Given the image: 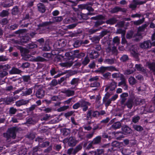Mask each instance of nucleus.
Masks as SVG:
<instances>
[{
  "instance_id": "nucleus-1",
  "label": "nucleus",
  "mask_w": 155,
  "mask_h": 155,
  "mask_svg": "<svg viewBox=\"0 0 155 155\" xmlns=\"http://www.w3.org/2000/svg\"><path fill=\"white\" fill-rule=\"evenodd\" d=\"M18 130L17 128L15 127L9 128L6 132L3 133V136L4 138H5L7 142H10L12 139H14L16 138V132Z\"/></svg>"
},
{
  "instance_id": "nucleus-2",
  "label": "nucleus",
  "mask_w": 155,
  "mask_h": 155,
  "mask_svg": "<svg viewBox=\"0 0 155 155\" xmlns=\"http://www.w3.org/2000/svg\"><path fill=\"white\" fill-rule=\"evenodd\" d=\"M112 94V92H107L105 94L103 98V102L105 104V106L106 107H107L109 106L110 104L111 103V101H114L118 97V95L117 94H115L111 98L109 99L110 96Z\"/></svg>"
},
{
  "instance_id": "nucleus-3",
  "label": "nucleus",
  "mask_w": 155,
  "mask_h": 155,
  "mask_svg": "<svg viewBox=\"0 0 155 155\" xmlns=\"http://www.w3.org/2000/svg\"><path fill=\"white\" fill-rule=\"evenodd\" d=\"M102 44L104 45L105 46H108L105 48V50L107 53H111L112 54L117 55L118 54V50L117 49V47L111 44L110 41H107L105 42H102Z\"/></svg>"
},
{
  "instance_id": "nucleus-4",
  "label": "nucleus",
  "mask_w": 155,
  "mask_h": 155,
  "mask_svg": "<svg viewBox=\"0 0 155 155\" xmlns=\"http://www.w3.org/2000/svg\"><path fill=\"white\" fill-rule=\"evenodd\" d=\"M34 88L36 89L35 95L36 97L39 99L43 98L45 95V91L43 87V86L36 84Z\"/></svg>"
},
{
  "instance_id": "nucleus-5",
  "label": "nucleus",
  "mask_w": 155,
  "mask_h": 155,
  "mask_svg": "<svg viewBox=\"0 0 155 155\" xmlns=\"http://www.w3.org/2000/svg\"><path fill=\"white\" fill-rule=\"evenodd\" d=\"M53 23L51 21L43 22L40 23L38 25L37 30H38L40 33H45L47 30L49 29L48 26Z\"/></svg>"
},
{
  "instance_id": "nucleus-6",
  "label": "nucleus",
  "mask_w": 155,
  "mask_h": 155,
  "mask_svg": "<svg viewBox=\"0 0 155 155\" xmlns=\"http://www.w3.org/2000/svg\"><path fill=\"white\" fill-rule=\"evenodd\" d=\"M65 55L67 57V58H65L66 60V62L64 63H61L60 64V65L62 67H70L73 65L74 63L73 61V59L69 58L70 54L69 52H66L65 54Z\"/></svg>"
},
{
  "instance_id": "nucleus-7",
  "label": "nucleus",
  "mask_w": 155,
  "mask_h": 155,
  "mask_svg": "<svg viewBox=\"0 0 155 155\" xmlns=\"http://www.w3.org/2000/svg\"><path fill=\"white\" fill-rule=\"evenodd\" d=\"M111 82L106 86L105 90L107 92H112L113 94L114 92L115 91V89L117 87V83L113 79H111Z\"/></svg>"
},
{
  "instance_id": "nucleus-8",
  "label": "nucleus",
  "mask_w": 155,
  "mask_h": 155,
  "mask_svg": "<svg viewBox=\"0 0 155 155\" xmlns=\"http://www.w3.org/2000/svg\"><path fill=\"white\" fill-rule=\"evenodd\" d=\"M147 2L146 0L141 1L140 0H133V2L129 5V7L132 10H135L137 5H142L145 4Z\"/></svg>"
},
{
  "instance_id": "nucleus-9",
  "label": "nucleus",
  "mask_w": 155,
  "mask_h": 155,
  "mask_svg": "<svg viewBox=\"0 0 155 155\" xmlns=\"http://www.w3.org/2000/svg\"><path fill=\"white\" fill-rule=\"evenodd\" d=\"M121 130L122 133L125 135H129L133 132L131 128L126 125H123L122 127Z\"/></svg>"
},
{
  "instance_id": "nucleus-10",
  "label": "nucleus",
  "mask_w": 155,
  "mask_h": 155,
  "mask_svg": "<svg viewBox=\"0 0 155 155\" xmlns=\"http://www.w3.org/2000/svg\"><path fill=\"white\" fill-rule=\"evenodd\" d=\"M140 46L143 49H147L151 47L152 43L150 41L147 40L140 43Z\"/></svg>"
},
{
  "instance_id": "nucleus-11",
  "label": "nucleus",
  "mask_w": 155,
  "mask_h": 155,
  "mask_svg": "<svg viewBox=\"0 0 155 155\" xmlns=\"http://www.w3.org/2000/svg\"><path fill=\"white\" fill-rule=\"evenodd\" d=\"M80 80L78 78H74L71 81L70 83L73 86L71 87V89H76V88L80 83Z\"/></svg>"
},
{
  "instance_id": "nucleus-12",
  "label": "nucleus",
  "mask_w": 155,
  "mask_h": 155,
  "mask_svg": "<svg viewBox=\"0 0 155 155\" xmlns=\"http://www.w3.org/2000/svg\"><path fill=\"white\" fill-rule=\"evenodd\" d=\"M79 101L81 104V107H83L82 110L84 111H86L88 109V106L91 105L90 103L83 100H81Z\"/></svg>"
},
{
  "instance_id": "nucleus-13",
  "label": "nucleus",
  "mask_w": 155,
  "mask_h": 155,
  "mask_svg": "<svg viewBox=\"0 0 155 155\" xmlns=\"http://www.w3.org/2000/svg\"><path fill=\"white\" fill-rule=\"evenodd\" d=\"M53 146L51 145L47 148L45 149L43 151L44 153L48 154L50 153L51 155H54L57 154V153L55 151L53 150Z\"/></svg>"
},
{
  "instance_id": "nucleus-14",
  "label": "nucleus",
  "mask_w": 155,
  "mask_h": 155,
  "mask_svg": "<svg viewBox=\"0 0 155 155\" xmlns=\"http://www.w3.org/2000/svg\"><path fill=\"white\" fill-rule=\"evenodd\" d=\"M78 141L75 138L72 137H70L68 141V144L70 147H74L77 143Z\"/></svg>"
},
{
  "instance_id": "nucleus-15",
  "label": "nucleus",
  "mask_w": 155,
  "mask_h": 155,
  "mask_svg": "<svg viewBox=\"0 0 155 155\" xmlns=\"http://www.w3.org/2000/svg\"><path fill=\"white\" fill-rule=\"evenodd\" d=\"M109 144H107L104 145L102 146V147L104 148H108L107 149V152L109 155H108L107 153H105L103 155H117L116 154L114 153V152L115 151L114 150L113 147H111L110 148H109Z\"/></svg>"
},
{
  "instance_id": "nucleus-16",
  "label": "nucleus",
  "mask_w": 155,
  "mask_h": 155,
  "mask_svg": "<svg viewBox=\"0 0 155 155\" xmlns=\"http://www.w3.org/2000/svg\"><path fill=\"white\" fill-rule=\"evenodd\" d=\"M146 65L150 69L151 72L155 75V62H147Z\"/></svg>"
},
{
  "instance_id": "nucleus-17",
  "label": "nucleus",
  "mask_w": 155,
  "mask_h": 155,
  "mask_svg": "<svg viewBox=\"0 0 155 155\" xmlns=\"http://www.w3.org/2000/svg\"><path fill=\"white\" fill-rule=\"evenodd\" d=\"M13 2L12 0H5L1 3V6L4 8H8L12 6Z\"/></svg>"
},
{
  "instance_id": "nucleus-18",
  "label": "nucleus",
  "mask_w": 155,
  "mask_h": 155,
  "mask_svg": "<svg viewBox=\"0 0 155 155\" xmlns=\"http://www.w3.org/2000/svg\"><path fill=\"white\" fill-rule=\"evenodd\" d=\"M134 98L133 97H129L126 103H124V105L127 106L128 108L130 109H131L134 103Z\"/></svg>"
},
{
  "instance_id": "nucleus-19",
  "label": "nucleus",
  "mask_w": 155,
  "mask_h": 155,
  "mask_svg": "<svg viewBox=\"0 0 155 155\" xmlns=\"http://www.w3.org/2000/svg\"><path fill=\"white\" fill-rule=\"evenodd\" d=\"M72 90L71 89V88L70 89L68 88L67 90H64L62 91V92L67 97H69L73 96L74 94L75 91Z\"/></svg>"
},
{
  "instance_id": "nucleus-20",
  "label": "nucleus",
  "mask_w": 155,
  "mask_h": 155,
  "mask_svg": "<svg viewBox=\"0 0 155 155\" xmlns=\"http://www.w3.org/2000/svg\"><path fill=\"white\" fill-rule=\"evenodd\" d=\"M129 96L127 93H123L120 95V104L121 105H124L127 100V97Z\"/></svg>"
},
{
  "instance_id": "nucleus-21",
  "label": "nucleus",
  "mask_w": 155,
  "mask_h": 155,
  "mask_svg": "<svg viewBox=\"0 0 155 155\" xmlns=\"http://www.w3.org/2000/svg\"><path fill=\"white\" fill-rule=\"evenodd\" d=\"M29 102V100H20L15 102V105L17 107H20L22 105H25Z\"/></svg>"
},
{
  "instance_id": "nucleus-22",
  "label": "nucleus",
  "mask_w": 155,
  "mask_h": 155,
  "mask_svg": "<svg viewBox=\"0 0 155 155\" xmlns=\"http://www.w3.org/2000/svg\"><path fill=\"white\" fill-rule=\"evenodd\" d=\"M33 89L32 88H26L25 91L22 92L21 95L22 96H26L32 94Z\"/></svg>"
},
{
  "instance_id": "nucleus-23",
  "label": "nucleus",
  "mask_w": 155,
  "mask_h": 155,
  "mask_svg": "<svg viewBox=\"0 0 155 155\" xmlns=\"http://www.w3.org/2000/svg\"><path fill=\"white\" fill-rule=\"evenodd\" d=\"M73 132L74 133V134H75L78 133V137L80 138L81 139H82L83 133L82 129L80 128L79 129H74L73 130Z\"/></svg>"
},
{
  "instance_id": "nucleus-24",
  "label": "nucleus",
  "mask_w": 155,
  "mask_h": 155,
  "mask_svg": "<svg viewBox=\"0 0 155 155\" xmlns=\"http://www.w3.org/2000/svg\"><path fill=\"white\" fill-rule=\"evenodd\" d=\"M18 49L20 51V52L21 54V55L22 56L28 54L29 52V51L28 49L24 48L21 46H19L18 47Z\"/></svg>"
},
{
  "instance_id": "nucleus-25",
  "label": "nucleus",
  "mask_w": 155,
  "mask_h": 155,
  "mask_svg": "<svg viewBox=\"0 0 155 155\" xmlns=\"http://www.w3.org/2000/svg\"><path fill=\"white\" fill-rule=\"evenodd\" d=\"M99 55V54L97 51L93 50L89 54V56L91 59H93L97 58Z\"/></svg>"
},
{
  "instance_id": "nucleus-26",
  "label": "nucleus",
  "mask_w": 155,
  "mask_h": 155,
  "mask_svg": "<svg viewBox=\"0 0 155 155\" xmlns=\"http://www.w3.org/2000/svg\"><path fill=\"white\" fill-rule=\"evenodd\" d=\"M22 71L17 68L13 67L12 69L9 71V73L10 74H19L22 72Z\"/></svg>"
},
{
  "instance_id": "nucleus-27",
  "label": "nucleus",
  "mask_w": 155,
  "mask_h": 155,
  "mask_svg": "<svg viewBox=\"0 0 155 155\" xmlns=\"http://www.w3.org/2000/svg\"><path fill=\"white\" fill-rule=\"evenodd\" d=\"M104 152V150L103 149H97L95 151H91L90 153L94 155H101Z\"/></svg>"
},
{
  "instance_id": "nucleus-28",
  "label": "nucleus",
  "mask_w": 155,
  "mask_h": 155,
  "mask_svg": "<svg viewBox=\"0 0 155 155\" xmlns=\"http://www.w3.org/2000/svg\"><path fill=\"white\" fill-rule=\"evenodd\" d=\"M116 61V59L114 58L110 59L108 58L105 59L104 61V62L105 64L111 65L114 64L115 62Z\"/></svg>"
},
{
  "instance_id": "nucleus-29",
  "label": "nucleus",
  "mask_w": 155,
  "mask_h": 155,
  "mask_svg": "<svg viewBox=\"0 0 155 155\" xmlns=\"http://www.w3.org/2000/svg\"><path fill=\"white\" fill-rule=\"evenodd\" d=\"M38 10L41 13H44L45 11V8L44 4L42 3H39L37 5Z\"/></svg>"
},
{
  "instance_id": "nucleus-30",
  "label": "nucleus",
  "mask_w": 155,
  "mask_h": 155,
  "mask_svg": "<svg viewBox=\"0 0 155 155\" xmlns=\"http://www.w3.org/2000/svg\"><path fill=\"white\" fill-rule=\"evenodd\" d=\"M107 70V67L102 66L99 68L97 70L95 71L96 73H99L101 74H104V72Z\"/></svg>"
},
{
  "instance_id": "nucleus-31",
  "label": "nucleus",
  "mask_w": 155,
  "mask_h": 155,
  "mask_svg": "<svg viewBox=\"0 0 155 155\" xmlns=\"http://www.w3.org/2000/svg\"><path fill=\"white\" fill-rule=\"evenodd\" d=\"M135 67L137 70L139 71H141L144 73L146 72V71L144 69L142 65L140 64H136L135 65Z\"/></svg>"
},
{
  "instance_id": "nucleus-32",
  "label": "nucleus",
  "mask_w": 155,
  "mask_h": 155,
  "mask_svg": "<svg viewBox=\"0 0 155 155\" xmlns=\"http://www.w3.org/2000/svg\"><path fill=\"white\" fill-rule=\"evenodd\" d=\"M117 21V20L116 18L113 17L107 20L106 23L107 24L112 25L116 23Z\"/></svg>"
},
{
  "instance_id": "nucleus-33",
  "label": "nucleus",
  "mask_w": 155,
  "mask_h": 155,
  "mask_svg": "<svg viewBox=\"0 0 155 155\" xmlns=\"http://www.w3.org/2000/svg\"><path fill=\"white\" fill-rule=\"evenodd\" d=\"M112 77L114 79H118L121 78L124 75L120 72L118 73H114L112 74L111 75Z\"/></svg>"
},
{
  "instance_id": "nucleus-34",
  "label": "nucleus",
  "mask_w": 155,
  "mask_h": 155,
  "mask_svg": "<svg viewBox=\"0 0 155 155\" xmlns=\"http://www.w3.org/2000/svg\"><path fill=\"white\" fill-rule=\"evenodd\" d=\"M74 56L75 57L78 58H81L84 57L85 55V54L83 52H79L78 50H76L74 51Z\"/></svg>"
},
{
  "instance_id": "nucleus-35",
  "label": "nucleus",
  "mask_w": 155,
  "mask_h": 155,
  "mask_svg": "<svg viewBox=\"0 0 155 155\" xmlns=\"http://www.w3.org/2000/svg\"><path fill=\"white\" fill-rule=\"evenodd\" d=\"M15 100V97H10L6 98L5 101V102L6 104L8 105L10 104L12 102Z\"/></svg>"
},
{
  "instance_id": "nucleus-36",
  "label": "nucleus",
  "mask_w": 155,
  "mask_h": 155,
  "mask_svg": "<svg viewBox=\"0 0 155 155\" xmlns=\"http://www.w3.org/2000/svg\"><path fill=\"white\" fill-rule=\"evenodd\" d=\"M31 40V38L28 36H23L20 40L21 42L23 43H26Z\"/></svg>"
},
{
  "instance_id": "nucleus-37",
  "label": "nucleus",
  "mask_w": 155,
  "mask_h": 155,
  "mask_svg": "<svg viewBox=\"0 0 155 155\" xmlns=\"http://www.w3.org/2000/svg\"><path fill=\"white\" fill-rule=\"evenodd\" d=\"M20 12L18 7L17 6H15L12 9V14L13 15H16Z\"/></svg>"
},
{
  "instance_id": "nucleus-38",
  "label": "nucleus",
  "mask_w": 155,
  "mask_h": 155,
  "mask_svg": "<svg viewBox=\"0 0 155 155\" xmlns=\"http://www.w3.org/2000/svg\"><path fill=\"white\" fill-rule=\"evenodd\" d=\"M130 52L132 56L136 59V60L138 61L139 59L138 53L133 49L130 50Z\"/></svg>"
},
{
  "instance_id": "nucleus-39",
  "label": "nucleus",
  "mask_w": 155,
  "mask_h": 155,
  "mask_svg": "<svg viewBox=\"0 0 155 155\" xmlns=\"http://www.w3.org/2000/svg\"><path fill=\"white\" fill-rule=\"evenodd\" d=\"M121 126V123L120 122L117 121L114 123L112 125V128L115 129L120 128Z\"/></svg>"
},
{
  "instance_id": "nucleus-40",
  "label": "nucleus",
  "mask_w": 155,
  "mask_h": 155,
  "mask_svg": "<svg viewBox=\"0 0 155 155\" xmlns=\"http://www.w3.org/2000/svg\"><path fill=\"white\" fill-rule=\"evenodd\" d=\"M128 81L130 84L134 85L137 83V81L132 76L130 77L128 79Z\"/></svg>"
},
{
  "instance_id": "nucleus-41",
  "label": "nucleus",
  "mask_w": 155,
  "mask_h": 155,
  "mask_svg": "<svg viewBox=\"0 0 155 155\" xmlns=\"http://www.w3.org/2000/svg\"><path fill=\"white\" fill-rule=\"evenodd\" d=\"M145 20V18H143L141 19H139L137 21H133V24L134 25L138 26L142 24Z\"/></svg>"
},
{
  "instance_id": "nucleus-42",
  "label": "nucleus",
  "mask_w": 155,
  "mask_h": 155,
  "mask_svg": "<svg viewBox=\"0 0 155 155\" xmlns=\"http://www.w3.org/2000/svg\"><path fill=\"white\" fill-rule=\"evenodd\" d=\"M17 111V110L16 108L13 107H11L9 108L8 114L10 115H12L15 114Z\"/></svg>"
},
{
  "instance_id": "nucleus-43",
  "label": "nucleus",
  "mask_w": 155,
  "mask_h": 155,
  "mask_svg": "<svg viewBox=\"0 0 155 155\" xmlns=\"http://www.w3.org/2000/svg\"><path fill=\"white\" fill-rule=\"evenodd\" d=\"M147 109L148 112H152L155 110V107L154 105H153L151 104H150L147 105Z\"/></svg>"
},
{
  "instance_id": "nucleus-44",
  "label": "nucleus",
  "mask_w": 155,
  "mask_h": 155,
  "mask_svg": "<svg viewBox=\"0 0 155 155\" xmlns=\"http://www.w3.org/2000/svg\"><path fill=\"white\" fill-rule=\"evenodd\" d=\"M134 101L136 105L143 104L145 103V101L144 99L139 98H136L135 100Z\"/></svg>"
},
{
  "instance_id": "nucleus-45",
  "label": "nucleus",
  "mask_w": 155,
  "mask_h": 155,
  "mask_svg": "<svg viewBox=\"0 0 155 155\" xmlns=\"http://www.w3.org/2000/svg\"><path fill=\"white\" fill-rule=\"evenodd\" d=\"M101 137L99 136L96 137L93 140L92 143L94 145L100 143L101 141Z\"/></svg>"
},
{
  "instance_id": "nucleus-46",
  "label": "nucleus",
  "mask_w": 155,
  "mask_h": 155,
  "mask_svg": "<svg viewBox=\"0 0 155 155\" xmlns=\"http://www.w3.org/2000/svg\"><path fill=\"white\" fill-rule=\"evenodd\" d=\"M112 146L113 147H116L117 148H120L121 147L120 143L117 141L113 142L112 143Z\"/></svg>"
},
{
  "instance_id": "nucleus-47",
  "label": "nucleus",
  "mask_w": 155,
  "mask_h": 155,
  "mask_svg": "<svg viewBox=\"0 0 155 155\" xmlns=\"http://www.w3.org/2000/svg\"><path fill=\"white\" fill-rule=\"evenodd\" d=\"M99 36H96L91 38L90 39L94 43H98L100 39Z\"/></svg>"
},
{
  "instance_id": "nucleus-48",
  "label": "nucleus",
  "mask_w": 155,
  "mask_h": 155,
  "mask_svg": "<svg viewBox=\"0 0 155 155\" xmlns=\"http://www.w3.org/2000/svg\"><path fill=\"white\" fill-rule=\"evenodd\" d=\"M92 110H88L86 114V118L87 120H89L92 118Z\"/></svg>"
},
{
  "instance_id": "nucleus-49",
  "label": "nucleus",
  "mask_w": 155,
  "mask_h": 155,
  "mask_svg": "<svg viewBox=\"0 0 155 155\" xmlns=\"http://www.w3.org/2000/svg\"><path fill=\"white\" fill-rule=\"evenodd\" d=\"M92 110H88L86 114V118L87 120H89L92 118Z\"/></svg>"
},
{
  "instance_id": "nucleus-50",
  "label": "nucleus",
  "mask_w": 155,
  "mask_h": 155,
  "mask_svg": "<svg viewBox=\"0 0 155 155\" xmlns=\"http://www.w3.org/2000/svg\"><path fill=\"white\" fill-rule=\"evenodd\" d=\"M83 144L80 143L77 145L74 148V150L75 154L81 150L82 148Z\"/></svg>"
},
{
  "instance_id": "nucleus-51",
  "label": "nucleus",
  "mask_w": 155,
  "mask_h": 155,
  "mask_svg": "<svg viewBox=\"0 0 155 155\" xmlns=\"http://www.w3.org/2000/svg\"><path fill=\"white\" fill-rule=\"evenodd\" d=\"M121 81L118 83V85L119 86H120L122 85L123 86L126 83V79L124 76L121 78L120 79Z\"/></svg>"
},
{
  "instance_id": "nucleus-52",
  "label": "nucleus",
  "mask_w": 155,
  "mask_h": 155,
  "mask_svg": "<svg viewBox=\"0 0 155 155\" xmlns=\"http://www.w3.org/2000/svg\"><path fill=\"white\" fill-rule=\"evenodd\" d=\"M100 83L97 81H95L91 83L90 84V87H98L100 86Z\"/></svg>"
},
{
  "instance_id": "nucleus-53",
  "label": "nucleus",
  "mask_w": 155,
  "mask_h": 155,
  "mask_svg": "<svg viewBox=\"0 0 155 155\" xmlns=\"http://www.w3.org/2000/svg\"><path fill=\"white\" fill-rule=\"evenodd\" d=\"M148 24H144L142 25L141 26L139 27L138 29V31L143 32L144 31L146 28L148 26Z\"/></svg>"
},
{
  "instance_id": "nucleus-54",
  "label": "nucleus",
  "mask_w": 155,
  "mask_h": 155,
  "mask_svg": "<svg viewBox=\"0 0 155 155\" xmlns=\"http://www.w3.org/2000/svg\"><path fill=\"white\" fill-rule=\"evenodd\" d=\"M133 128L135 130L138 131H142L143 129V127L140 126L134 125L133 126Z\"/></svg>"
},
{
  "instance_id": "nucleus-55",
  "label": "nucleus",
  "mask_w": 155,
  "mask_h": 155,
  "mask_svg": "<svg viewBox=\"0 0 155 155\" xmlns=\"http://www.w3.org/2000/svg\"><path fill=\"white\" fill-rule=\"evenodd\" d=\"M9 15L8 11L6 10H3L0 13V16L2 17H4L7 16Z\"/></svg>"
},
{
  "instance_id": "nucleus-56",
  "label": "nucleus",
  "mask_w": 155,
  "mask_h": 155,
  "mask_svg": "<svg viewBox=\"0 0 155 155\" xmlns=\"http://www.w3.org/2000/svg\"><path fill=\"white\" fill-rule=\"evenodd\" d=\"M30 66V64L28 62H25L22 63L20 68H21L23 69L29 68Z\"/></svg>"
},
{
  "instance_id": "nucleus-57",
  "label": "nucleus",
  "mask_w": 155,
  "mask_h": 155,
  "mask_svg": "<svg viewBox=\"0 0 155 155\" xmlns=\"http://www.w3.org/2000/svg\"><path fill=\"white\" fill-rule=\"evenodd\" d=\"M30 13L31 14L30 15H29V13H27L26 14L25 16H24L22 21H24L25 20L29 19L30 16H31L32 15H33V10L31 11Z\"/></svg>"
},
{
  "instance_id": "nucleus-58",
  "label": "nucleus",
  "mask_w": 155,
  "mask_h": 155,
  "mask_svg": "<svg viewBox=\"0 0 155 155\" xmlns=\"http://www.w3.org/2000/svg\"><path fill=\"white\" fill-rule=\"evenodd\" d=\"M51 48L49 45L45 42L44 46L42 47V50L45 51H48L50 50Z\"/></svg>"
},
{
  "instance_id": "nucleus-59",
  "label": "nucleus",
  "mask_w": 155,
  "mask_h": 155,
  "mask_svg": "<svg viewBox=\"0 0 155 155\" xmlns=\"http://www.w3.org/2000/svg\"><path fill=\"white\" fill-rule=\"evenodd\" d=\"M35 2V0H31L27 2V7L28 8H30L31 7H32L34 5V3Z\"/></svg>"
},
{
  "instance_id": "nucleus-60",
  "label": "nucleus",
  "mask_w": 155,
  "mask_h": 155,
  "mask_svg": "<svg viewBox=\"0 0 155 155\" xmlns=\"http://www.w3.org/2000/svg\"><path fill=\"white\" fill-rule=\"evenodd\" d=\"M120 8L119 7H115L112 8L110 11V12L111 13H114L120 12Z\"/></svg>"
},
{
  "instance_id": "nucleus-61",
  "label": "nucleus",
  "mask_w": 155,
  "mask_h": 155,
  "mask_svg": "<svg viewBox=\"0 0 155 155\" xmlns=\"http://www.w3.org/2000/svg\"><path fill=\"white\" fill-rule=\"evenodd\" d=\"M136 71L135 69H128L124 71V74L125 75H129L133 74Z\"/></svg>"
},
{
  "instance_id": "nucleus-62",
  "label": "nucleus",
  "mask_w": 155,
  "mask_h": 155,
  "mask_svg": "<svg viewBox=\"0 0 155 155\" xmlns=\"http://www.w3.org/2000/svg\"><path fill=\"white\" fill-rule=\"evenodd\" d=\"M107 71L111 72L114 71H118L119 70L117 68H116L114 66H110L107 67Z\"/></svg>"
},
{
  "instance_id": "nucleus-63",
  "label": "nucleus",
  "mask_w": 155,
  "mask_h": 155,
  "mask_svg": "<svg viewBox=\"0 0 155 155\" xmlns=\"http://www.w3.org/2000/svg\"><path fill=\"white\" fill-rule=\"evenodd\" d=\"M36 122L35 120L33 119V118L30 117L27 120L26 123L29 124H34Z\"/></svg>"
},
{
  "instance_id": "nucleus-64",
  "label": "nucleus",
  "mask_w": 155,
  "mask_h": 155,
  "mask_svg": "<svg viewBox=\"0 0 155 155\" xmlns=\"http://www.w3.org/2000/svg\"><path fill=\"white\" fill-rule=\"evenodd\" d=\"M90 62V59L87 56H86L84 60L82 61V64L84 65H86Z\"/></svg>"
}]
</instances>
